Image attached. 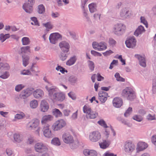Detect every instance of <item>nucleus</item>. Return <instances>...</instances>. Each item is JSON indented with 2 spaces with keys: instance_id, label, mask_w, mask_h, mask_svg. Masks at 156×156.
<instances>
[{
  "instance_id": "2",
  "label": "nucleus",
  "mask_w": 156,
  "mask_h": 156,
  "mask_svg": "<svg viewBox=\"0 0 156 156\" xmlns=\"http://www.w3.org/2000/svg\"><path fill=\"white\" fill-rule=\"evenodd\" d=\"M66 125V122L61 119L55 122L52 126L53 129L55 131L59 130L65 127Z\"/></svg>"
},
{
  "instance_id": "18",
  "label": "nucleus",
  "mask_w": 156,
  "mask_h": 156,
  "mask_svg": "<svg viewBox=\"0 0 156 156\" xmlns=\"http://www.w3.org/2000/svg\"><path fill=\"white\" fill-rule=\"evenodd\" d=\"M83 154L85 156H97L98 154L95 150L88 149L84 150Z\"/></svg>"
},
{
  "instance_id": "52",
  "label": "nucleus",
  "mask_w": 156,
  "mask_h": 156,
  "mask_svg": "<svg viewBox=\"0 0 156 156\" xmlns=\"http://www.w3.org/2000/svg\"><path fill=\"white\" fill-rule=\"evenodd\" d=\"M104 156H117L116 154L109 152H107L104 154Z\"/></svg>"
},
{
  "instance_id": "1",
  "label": "nucleus",
  "mask_w": 156,
  "mask_h": 156,
  "mask_svg": "<svg viewBox=\"0 0 156 156\" xmlns=\"http://www.w3.org/2000/svg\"><path fill=\"white\" fill-rule=\"evenodd\" d=\"M122 95L126 98L128 100H132L136 98V96L134 91L130 87H126L122 92Z\"/></svg>"
},
{
  "instance_id": "33",
  "label": "nucleus",
  "mask_w": 156,
  "mask_h": 156,
  "mask_svg": "<svg viewBox=\"0 0 156 156\" xmlns=\"http://www.w3.org/2000/svg\"><path fill=\"white\" fill-rule=\"evenodd\" d=\"M76 60V59L75 57H72L67 61L66 64L69 66L72 65L74 64Z\"/></svg>"
},
{
  "instance_id": "12",
  "label": "nucleus",
  "mask_w": 156,
  "mask_h": 156,
  "mask_svg": "<svg viewBox=\"0 0 156 156\" xmlns=\"http://www.w3.org/2000/svg\"><path fill=\"white\" fill-rule=\"evenodd\" d=\"M49 108V105L48 102L45 100L41 101L40 109L41 112H46Z\"/></svg>"
},
{
  "instance_id": "6",
  "label": "nucleus",
  "mask_w": 156,
  "mask_h": 156,
  "mask_svg": "<svg viewBox=\"0 0 156 156\" xmlns=\"http://www.w3.org/2000/svg\"><path fill=\"white\" fill-rule=\"evenodd\" d=\"M40 124V121L37 118H34L31 120L27 124V127L30 129H35L38 127Z\"/></svg>"
},
{
  "instance_id": "16",
  "label": "nucleus",
  "mask_w": 156,
  "mask_h": 156,
  "mask_svg": "<svg viewBox=\"0 0 156 156\" xmlns=\"http://www.w3.org/2000/svg\"><path fill=\"white\" fill-rule=\"evenodd\" d=\"M148 147L147 144L145 142H139L137 144L136 149L137 152L143 151Z\"/></svg>"
},
{
  "instance_id": "56",
  "label": "nucleus",
  "mask_w": 156,
  "mask_h": 156,
  "mask_svg": "<svg viewBox=\"0 0 156 156\" xmlns=\"http://www.w3.org/2000/svg\"><path fill=\"white\" fill-rule=\"evenodd\" d=\"M147 119L150 120H155V115H152L151 114H149L147 116Z\"/></svg>"
},
{
  "instance_id": "47",
  "label": "nucleus",
  "mask_w": 156,
  "mask_h": 156,
  "mask_svg": "<svg viewBox=\"0 0 156 156\" xmlns=\"http://www.w3.org/2000/svg\"><path fill=\"white\" fill-rule=\"evenodd\" d=\"M140 19L141 22L144 24L145 25L146 27L147 28L148 27V23L144 17H141Z\"/></svg>"
},
{
  "instance_id": "54",
  "label": "nucleus",
  "mask_w": 156,
  "mask_h": 156,
  "mask_svg": "<svg viewBox=\"0 0 156 156\" xmlns=\"http://www.w3.org/2000/svg\"><path fill=\"white\" fill-rule=\"evenodd\" d=\"M68 95L69 97L72 98L73 100H75L76 99V96L72 92H70L68 94Z\"/></svg>"
},
{
  "instance_id": "4",
  "label": "nucleus",
  "mask_w": 156,
  "mask_h": 156,
  "mask_svg": "<svg viewBox=\"0 0 156 156\" xmlns=\"http://www.w3.org/2000/svg\"><path fill=\"white\" fill-rule=\"evenodd\" d=\"M101 135L98 131H95L90 133L89 135V139L92 142H96L101 139Z\"/></svg>"
},
{
  "instance_id": "5",
  "label": "nucleus",
  "mask_w": 156,
  "mask_h": 156,
  "mask_svg": "<svg viewBox=\"0 0 156 156\" xmlns=\"http://www.w3.org/2000/svg\"><path fill=\"white\" fill-rule=\"evenodd\" d=\"M34 2V0H28V2L23 5V8L26 12L31 13L33 11L32 6Z\"/></svg>"
},
{
  "instance_id": "50",
  "label": "nucleus",
  "mask_w": 156,
  "mask_h": 156,
  "mask_svg": "<svg viewBox=\"0 0 156 156\" xmlns=\"http://www.w3.org/2000/svg\"><path fill=\"white\" fill-rule=\"evenodd\" d=\"M25 116V114L23 113H21V114H17L15 116V118L18 119H20L23 118Z\"/></svg>"
},
{
  "instance_id": "14",
  "label": "nucleus",
  "mask_w": 156,
  "mask_h": 156,
  "mask_svg": "<svg viewBox=\"0 0 156 156\" xmlns=\"http://www.w3.org/2000/svg\"><path fill=\"white\" fill-rule=\"evenodd\" d=\"M98 99L102 103H104L107 100L108 94L105 91L101 90L99 91Z\"/></svg>"
},
{
  "instance_id": "64",
  "label": "nucleus",
  "mask_w": 156,
  "mask_h": 156,
  "mask_svg": "<svg viewBox=\"0 0 156 156\" xmlns=\"http://www.w3.org/2000/svg\"><path fill=\"white\" fill-rule=\"evenodd\" d=\"M109 42L110 44L112 45H115L116 43L115 41L112 39H110Z\"/></svg>"
},
{
  "instance_id": "13",
  "label": "nucleus",
  "mask_w": 156,
  "mask_h": 156,
  "mask_svg": "<svg viewBox=\"0 0 156 156\" xmlns=\"http://www.w3.org/2000/svg\"><path fill=\"white\" fill-rule=\"evenodd\" d=\"M114 29L115 33L116 34H119L120 32L124 30L126 27L123 24L119 23L115 25Z\"/></svg>"
},
{
  "instance_id": "31",
  "label": "nucleus",
  "mask_w": 156,
  "mask_h": 156,
  "mask_svg": "<svg viewBox=\"0 0 156 156\" xmlns=\"http://www.w3.org/2000/svg\"><path fill=\"white\" fill-rule=\"evenodd\" d=\"M52 113L53 114L57 117H60L62 115V113L57 108L53 109Z\"/></svg>"
},
{
  "instance_id": "48",
  "label": "nucleus",
  "mask_w": 156,
  "mask_h": 156,
  "mask_svg": "<svg viewBox=\"0 0 156 156\" xmlns=\"http://www.w3.org/2000/svg\"><path fill=\"white\" fill-rule=\"evenodd\" d=\"M65 52L62 53L60 56V59L62 61L66 60L67 57V56L65 53Z\"/></svg>"
},
{
  "instance_id": "8",
  "label": "nucleus",
  "mask_w": 156,
  "mask_h": 156,
  "mask_svg": "<svg viewBox=\"0 0 156 156\" xmlns=\"http://www.w3.org/2000/svg\"><path fill=\"white\" fill-rule=\"evenodd\" d=\"M135 148L134 144L131 141L126 142L125 145L126 151L130 153L133 151Z\"/></svg>"
},
{
  "instance_id": "43",
  "label": "nucleus",
  "mask_w": 156,
  "mask_h": 156,
  "mask_svg": "<svg viewBox=\"0 0 156 156\" xmlns=\"http://www.w3.org/2000/svg\"><path fill=\"white\" fill-rule=\"evenodd\" d=\"M24 87L23 84L18 85L15 87V90L17 91H19L24 88Z\"/></svg>"
},
{
  "instance_id": "41",
  "label": "nucleus",
  "mask_w": 156,
  "mask_h": 156,
  "mask_svg": "<svg viewBox=\"0 0 156 156\" xmlns=\"http://www.w3.org/2000/svg\"><path fill=\"white\" fill-rule=\"evenodd\" d=\"M38 12L39 13H42L44 12L45 11V9L43 5H41L38 6Z\"/></svg>"
},
{
  "instance_id": "30",
  "label": "nucleus",
  "mask_w": 156,
  "mask_h": 156,
  "mask_svg": "<svg viewBox=\"0 0 156 156\" xmlns=\"http://www.w3.org/2000/svg\"><path fill=\"white\" fill-rule=\"evenodd\" d=\"M96 5L95 3H92L89 5V8L90 12H94L96 10Z\"/></svg>"
},
{
  "instance_id": "38",
  "label": "nucleus",
  "mask_w": 156,
  "mask_h": 156,
  "mask_svg": "<svg viewBox=\"0 0 156 156\" xmlns=\"http://www.w3.org/2000/svg\"><path fill=\"white\" fill-rule=\"evenodd\" d=\"M133 119L138 122H141L143 120V118L141 116L138 115H134L133 117Z\"/></svg>"
},
{
  "instance_id": "63",
  "label": "nucleus",
  "mask_w": 156,
  "mask_h": 156,
  "mask_svg": "<svg viewBox=\"0 0 156 156\" xmlns=\"http://www.w3.org/2000/svg\"><path fill=\"white\" fill-rule=\"evenodd\" d=\"M59 16V14L57 12H53L52 14V16L53 17H57Z\"/></svg>"
},
{
  "instance_id": "61",
  "label": "nucleus",
  "mask_w": 156,
  "mask_h": 156,
  "mask_svg": "<svg viewBox=\"0 0 156 156\" xmlns=\"http://www.w3.org/2000/svg\"><path fill=\"white\" fill-rule=\"evenodd\" d=\"M152 142L156 145V135L153 136L152 137Z\"/></svg>"
},
{
  "instance_id": "20",
  "label": "nucleus",
  "mask_w": 156,
  "mask_h": 156,
  "mask_svg": "<svg viewBox=\"0 0 156 156\" xmlns=\"http://www.w3.org/2000/svg\"><path fill=\"white\" fill-rule=\"evenodd\" d=\"M113 105L116 107H120L122 105V99L118 97H116L113 101Z\"/></svg>"
},
{
  "instance_id": "17",
  "label": "nucleus",
  "mask_w": 156,
  "mask_h": 156,
  "mask_svg": "<svg viewBox=\"0 0 156 156\" xmlns=\"http://www.w3.org/2000/svg\"><path fill=\"white\" fill-rule=\"evenodd\" d=\"M35 150L37 152H42L47 150V147L41 143H37L35 146Z\"/></svg>"
},
{
  "instance_id": "10",
  "label": "nucleus",
  "mask_w": 156,
  "mask_h": 156,
  "mask_svg": "<svg viewBox=\"0 0 156 156\" xmlns=\"http://www.w3.org/2000/svg\"><path fill=\"white\" fill-rule=\"evenodd\" d=\"M62 38V36L58 33L51 34L49 37L50 42L52 44H55L58 39Z\"/></svg>"
},
{
  "instance_id": "45",
  "label": "nucleus",
  "mask_w": 156,
  "mask_h": 156,
  "mask_svg": "<svg viewBox=\"0 0 156 156\" xmlns=\"http://www.w3.org/2000/svg\"><path fill=\"white\" fill-rule=\"evenodd\" d=\"M31 20L33 21V22L31 23V24L32 25H38L39 26V23L37 20V19L35 17H33L31 18Z\"/></svg>"
},
{
  "instance_id": "27",
  "label": "nucleus",
  "mask_w": 156,
  "mask_h": 156,
  "mask_svg": "<svg viewBox=\"0 0 156 156\" xmlns=\"http://www.w3.org/2000/svg\"><path fill=\"white\" fill-rule=\"evenodd\" d=\"M30 52V47L29 46L24 47L20 48L18 53L19 54H22L23 53H26L27 52Z\"/></svg>"
},
{
  "instance_id": "44",
  "label": "nucleus",
  "mask_w": 156,
  "mask_h": 156,
  "mask_svg": "<svg viewBox=\"0 0 156 156\" xmlns=\"http://www.w3.org/2000/svg\"><path fill=\"white\" fill-rule=\"evenodd\" d=\"M14 138L15 140L17 142H20L21 140V137L19 134H15L14 135Z\"/></svg>"
},
{
  "instance_id": "62",
  "label": "nucleus",
  "mask_w": 156,
  "mask_h": 156,
  "mask_svg": "<svg viewBox=\"0 0 156 156\" xmlns=\"http://www.w3.org/2000/svg\"><path fill=\"white\" fill-rule=\"evenodd\" d=\"M112 53H113V52L111 50H110L104 53L103 54L105 55H110Z\"/></svg>"
},
{
  "instance_id": "49",
  "label": "nucleus",
  "mask_w": 156,
  "mask_h": 156,
  "mask_svg": "<svg viewBox=\"0 0 156 156\" xmlns=\"http://www.w3.org/2000/svg\"><path fill=\"white\" fill-rule=\"evenodd\" d=\"M98 123L101 126H103L105 128H107V126L105 122L103 120H100L98 121Z\"/></svg>"
},
{
  "instance_id": "21",
  "label": "nucleus",
  "mask_w": 156,
  "mask_h": 156,
  "mask_svg": "<svg viewBox=\"0 0 156 156\" xmlns=\"http://www.w3.org/2000/svg\"><path fill=\"white\" fill-rule=\"evenodd\" d=\"M53 118L52 116L48 115L44 116L41 120V123L42 125L47 124L46 123L48 122L51 121Z\"/></svg>"
},
{
  "instance_id": "22",
  "label": "nucleus",
  "mask_w": 156,
  "mask_h": 156,
  "mask_svg": "<svg viewBox=\"0 0 156 156\" xmlns=\"http://www.w3.org/2000/svg\"><path fill=\"white\" fill-rule=\"evenodd\" d=\"M120 15L126 17L130 16L132 15L131 11L128 9L125 8L122 10Z\"/></svg>"
},
{
  "instance_id": "55",
  "label": "nucleus",
  "mask_w": 156,
  "mask_h": 156,
  "mask_svg": "<svg viewBox=\"0 0 156 156\" xmlns=\"http://www.w3.org/2000/svg\"><path fill=\"white\" fill-rule=\"evenodd\" d=\"M31 73L30 72V71L28 70H23L21 72V74L23 75H30Z\"/></svg>"
},
{
  "instance_id": "59",
  "label": "nucleus",
  "mask_w": 156,
  "mask_h": 156,
  "mask_svg": "<svg viewBox=\"0 0 156 156\" xmlns=\"http://www.w3.org/2000/svg\"><path fill=\"white\" fill-rule=\"evenodd\" d=\"M91 53L95 56H101V53L97 52L94 51H92Z\"/></svg>"
},
{
  "instance_id": "58",
  "label": "nucleus",
  "mask_w": 156,
  "mask_h": 156,
  "mask_svg": "<svg viewBox=\"0 0 156 156\" xmlns=\"http://www.w3.org/2000/svg\"><path fill=\"white\" fill-rule=\"evenodd\" d=\"M97 75V79L98 81H101L104 79V77L101 76V75L99 73H98Z\"/></svg>"
},
{
  "instance_id": "11",
  "label": "nucleus",
  "mask_w": 156,
  "mask_h": 156,
  "mask_svg": "<svg viewBox=\"0 0 156 156\" xmlns=\"http://www.w3.org/2000/svg\"><path fill=\"white\" fill-rule=\"evenodd\" d=\"M126 46L129 48H133L136 45V41L134 37H132L126 41Z\"/></svg>"
},
{
  "instance_id": "24",
  "label": "nucleus",
  "mask_w": 156,
  "mask_h": 156,
  "mask_svg": "<svg viewBox=\"0 0 156 156\" xmlns=\"http://www.w3.org/2000/svg\"><path fill=\"white\" fill-rule=\"evenodd\" d=\"M32 89H27L26 91L22 92L20 95L21 98H25L30 96L32 93Z\"/></svg>"
},
{
  "instance_id": "23",
  "label": "nucleus",
  "mask_w": 156,
  "mask_h": 156,
  "mask_svg": "<svg viewBox=\"0 0 156 156\" xmlns=\"http://www.w3.org/2000/svg\"><path fill=\"white\" fill-rule=\"evenodd\" d=\"M135 57L139 60L140 64L141 66L144 67H145L146 66V60L144 57L139 55H135Z\"/></svg>"
},
{
  "instance_id": "3",
  "label": "nucleus",
  "mask_w": 156,
  "mask_h": 156,
  "mask_svg": "<svg viewBox=\"0 0 156 156\" xmlns=\"http://www.w3.org/2000/svg\"><path fill=\"white\" fill-rule=\"evenodd\" d=\"M42 131L45 137L49 138L52 137V133L50 128V125L48 124L44 125Z\"/></svg>"
},
{
  "instance_id": "32",
  "label": "nucleus",
  "mask_w": 156,
  "mask_h": 156,
  "mask_svg": "<svg viewBox=\"0 0 156 156\" xmlns=\"http://www.w3.org/2000/svg\"><path fill=\"white\" fill-rule=\"evenodd\" d=\"M38 105V103L37 100H34L31 101L30 103V107L33 108H36Z\"/></svg>"
},
{
  "instance_id": "46",
  "label": "nucleus",
  "mask_w": 156,
  "mask_h": 156,
  "mask_svg": "<svg viewBox=\"0 0 156 156\" xmlns=\"http://www.w3.org/2000/svg\"><path fill=\"white\" fill-rule=\"evenodd\" d=\"M56 69L57 70H59L62 73H64L65 72H67V71L65 70V69L60 66H58L56 68Z\"/></svg>"
},
{
  "instance_id": "35",
  "label": "nucleus",
  "mask_w": 156,
  "mask_h": 156,
  "mask_svg": "<svg viewBox=\"0 0 156 156\" xmlns=\"http://www.w3.org/2000/svg\"><path fill=\"white\" fill-rule=\"evenodd\" d=\"M10 37L9 34H7L4 35L3 34H1L0 36V40L2 42L4 41L7 38Z\"/></svg>"
},
{
  "instance_id": "28",
  "label": "nucleus",
  "mask_w": 156,
  "mask_h": 156,
  "mask_svg": "<svg viewBox=\"0 0 156 156\" xmlns=\"http://www.w3.org/2000/svg\"><path fill=\"white\" fill-rule=\"evenodd\" d=\"M110 144V142L109 141L105 140H103V142L100 143L99 145L101 148L105 149L108 147Z\"/></svg>"
},
{
  "instance_id": "37",
  "label": "nucleus",
  "mask_w": 156,
  "mask_h": 156,
  "mask_svg": "<svg viewBox=\"0 0 156 156\" xmlns=\"http://www.w3.org/2000/svg\"><path fill=\"white\" fill-rule=\"evenodd\" d=\"M51 143L56 145L59 146L60 145V142L58 138H55L53 139L52 140Z\"/></svg>"
},
{
  "instance_id": "29",
  "label": "nucleus",
  "mask_w": 156,
  "mask_h": 156,
  "mask_svg": "<svg viewBox=\"0 0 156 156\" xmlns=\"http://www.w3.org/2000/svg\"><path fill=\"white\" fill-rule=\"evenodd\" d=\"M98 115L97 112L91 111L89 113L86 115V116L87 118L89 119H94L96 118Z\"/></svg>"
},
{
  "instance_id": "9",
  "label": "nucleus",
  "mask_w": 156,
  "mask_h": 156,
  "mask_svg": "<svg viewBox=\"0 0 156 156\" xmlns=\"http://www.w3.org/2000/svg\"><path fill=\"white\" fill-rule=\"evenodd\" d=\"M63 141L65 143L70 144L73 143L74 140L73 137L69 133H65L62 136Z\"/></svg>"
},
{
  "instance_id": "42",
  "label": "nucleus",
  "mask_w": 156,
  "mask_h": 156,
  "mask_svg": "<svg viewBox=\"0 0 156 156\" xmlns=\"http://www.w3.org/2000/svg\"><path fill=\"white\" fill-rule=\"evenodd\" d=\"M23 44V45H26L29 44L30 40L29 38L27 37H24L22 39Z\"/></svg>"
},
{
  "instance_id": "34",
  "label": "nucleus",
  "mask_w": 156,
  "mask_h": 156,
  "mask_svg": "<svg viewBox=\"0 0 156 156\" xmlns=\"http://www.w3.org/2000/svg\"><path fill=\"white\" fill-rule=\"evenodd\" d=\"M91 108L87 105H85L83 107V111L84 113H86L87 115L91 111Z\"/></svg>"
},
{
  "instance_id": "19",
  "label": "nucleus",
  "mask_w": 156,
  "mask_h": 156,
  "mask_svg": "<svg viewBox=\"0 0 156 156\" xmlns=\"http://www.w3.org/2000/svg\"><path fill=\"white\" fill-rule=\"evenodd\" d=\"M54 99L60 101H63L65 98V94L62 92L55 93L54 94Z\"/></svg>"
},
{
  "instance_id": "26",
  "label": "nucleus",
  "mask_w": 156,
  "mask_h": 156,
  "mask_svg": "<svg viewBox=\"0 0 156 156\" xmlns=\"http://www.w3.org/2000/svg\"><path fill=\"white\" fill-rule=\"evenodd\" d=\"M43 91L40 89H37L34 91L33 95L35 98H39L43 95Z\"/></svg>"
},
{
  "instance_id": "25",
  "label": "nucleus",
  "mask_w": 156,
  "mask_h": 156,
  "mask_svg": "<svg viewBox=\"0 0 156 156\" xmlns=\"http://www.w3.org/2000/svg\"><path fill=\"white\" fill-rule=\"evenodd\" d=\"M145 31V30L143 26H139L134 32V35L136 36H138L139 34H141Z\"/></svg>"
},
{
  "instance_id": "15",
  "label": "nucleus",
  "mask_w": 156,
  "mask_h": 156,
  "mask_svg": "<svg viewBox=\"0 0 156 156\" xmlns=\"http://www.w3.org/2000/svg\"><path fill=\"white\" fill-rule=\"evenodd\" d=\"M59 46L63 52L67 53L69 51L70 47L69 44L66 41L61 42L59 44Z\"/></svg>"
},
{
  "instance_id": "40",
  "label": "nucleus",
  "mask_w": 156,
  "mask_h": 156,
  "mask_svg": "<svg viewBox=\"0 0 156 156\" xmlns=\"http://www.w3.org/2000/svg\"><path fill=\"white\" fill-rule=\"evenodd\" d=\"M23 64L25 66H26L29 63V57L26 56L23 58Z\"/></svg>"
},
{
  "instance_id": "60",
  "label": "nucleus",
  "mask_w": 156,
  "mask_h": 156,
  "mask_svg": "<svg viewBox=\"0 0 156 156\" xmlns=\"http://www.w3.org/2000/svg\"><path fill=\"white\" fill-rule=\"evenodd\" d=\"M132 111V108L131 107H129L128 109L126 110V112L125 113V115L126 116H127V115L131 112Z\"/></svg>"
},
{
  "instance_id": "51",
  "label": "nucleus",
  "mask_w": 156,
  "mask_h": 156,
  "mask_svg": "<svg viewBox=\"0 0 156 156\" xmlns=\"http://www.w3.org/2000/svg\"><path fill=\"white\" fill-rule=\"evenodd\" d=\"M9 76V73L8 72H5L4 74L0 76V77L5 79L7 78Z\"/></svg>"
},
{
  "instance_id": "7",
  "label": "nucleus",
  "mask_w": 156,
  "mask_h": 156,
  "mask_svg": "<svg viewBox=\"0 0 156 156\" xmlns=\"http://www.w3.org/2000/svg\"><path fill=\"white\" fill-rule=\"evenodd\" d=\"M94 48L99 51L104 50L107 48V46L103 42L98 43L96 42H94L92 44Z\"/></svg>"
},
{
  "instance_id": "53",
  "label": "nucleus",
  "mask_w": 156,
  "mask_h": 156,
  "mask_svg": "<svg viewBox=\"0 0 156 156\" xmlns=\"http://www.w3.org/2000/svg\"><path fill=\"white\" fill-rule=\"evenodd\" d=\"M89 66L90 68L91 71L94 70V64L93 62L90 61H89Z\"/></svg>"
},
{
  "instance_id": "57",
  "label": "nucleus",
  "mask_w": 156,
  "mask_h": 156,
  "mask_svg": "<svg viewBox=\"0 0 156 156\" xmlns=\"http://www.w3.org/2000/svg\"><path fill=\"white\" fill-rule=\"evenodd\" d=\"M117 58L120 60L122 62V65H124L126 64L125 60V59H122V55H120Z\"/></svg>"
},
{
  "instance_id": "36",
  "label": "nucleus",
  "mask_w": 156,
  "mask_h": 156,
  "mask_svg": "<svg viewBox=\"0 0 156 156\" xmlns=\"http://www.w3.org/2000/svg\"><path fill=\"white\" fill-rule=\"evenodd\" d=\"M43 25L46 28V29L48 31H49L50 30L52 29L53 28V26L50 22H48L46 23H44Z\"/></svg>"
},
{
  "instance_id": "39",
  "label": "nucleus",
  "mask_w": 156,
  "mask_h": 156,
  "mask_svg": "<svg viewBox=\"0 0 156 156\" xmlns=\"http://www.w3.org/2000/svg\"><path fill=\"white\" fill-rule=\"evenodd\" d=\"M115 77L116 78V80L118 81H120L121 82H124L125 81V80L124 78L121 77L119 73H116L115 74Z\"/></svg>"
}]
</instances>
